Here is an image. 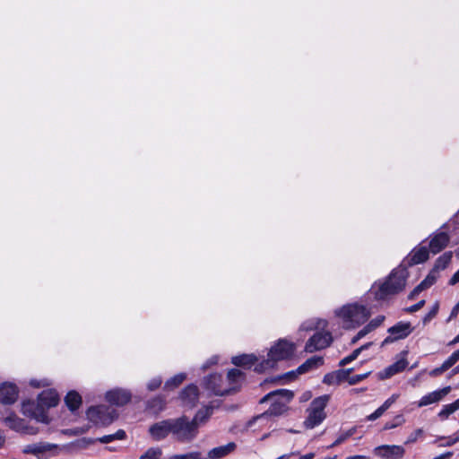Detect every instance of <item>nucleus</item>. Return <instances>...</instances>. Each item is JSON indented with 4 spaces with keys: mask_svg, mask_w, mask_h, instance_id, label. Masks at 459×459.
Masks as SVG:
<instances>
[{
    "mask_svg": "<svg viewBox=\"0 0 459 459\" xmlns=\"http://www.w3.org/2000/svg\"><path fill=\"white\" fill-rule=\"evenodd\" d=\"M58 402L59 397L55 390H45L38 396L37 403L30 401L23 403L22 411L37 421L48 424L49 418L47 411L51 407H56Z\"/></svg>",
    "mask_w": 459,
    "mask_h": 459,
    "instance_id": "f257e3e1",
    "label": "nucleus"
},
{
    "mask_svg": "<svg viewBox=\"0 0 459 459\" xmlns=\"http://www.w3.org/2000/svg\"><path fill=\"white\" fill-rule=\"evenodd\" d=\"M338 317L342 319V326L345 329H353L365 323L370 314L367 308L358 304L345 305L335 311Z\"/></svg>",
    "mask_w": 459,
    "mask_h": 459,
    "instance_id": "f03ea898",
    "label": "nucleus"
},
{
    "mask_svg": "<svg viewBox=\"0 0 459 459\" xmlns=\"http://www.w3.org/2000/svg\"><path fill=\"white\" fill-rule=\"evenodd\" d=\"M407 272L404 268L394 269L388 279L383 282L376 292L378 299H384L389 295L402 291L406 284Z\"/></svg>",
    "mask_w": 459,
    "mask_h": 459,
    "instance_id": "7ed1b4c3",
    "label": "nucleus"
},
{
    "mask_svg": "<svg viewBox=\"0 0 459 459\" xmlns=\"http://www.w3.org/2000/svg\"><path fill=\"white\" fill-rule=\"evenodd\" d=\"M294 345L287 341H279L268 352V359L257 364L255 368L256 372H263L274 367L278 360L288 359L294 352Z\"/></svg>",
    "mask_w": 459,
    "mask_h": 459,
    "instance_id": "20e7f679",
    "label": "nucleus"
},
{
    "mask_svg": "<svg viewBox=\"0 0 459 459\" xmlns=\"http://www.w3.org/2000/svg\"><path fill=\"white\" fill-rule=\"evenodd\" d=\"M294 394L287 389H278L264 396L260 403L271 401V406L264 414L279 416L283 414L288 409V403L292 400Z\"/></svg>",
    "mask_w": 459,
    "mask_h": 459,
    "instance_id": "39448f33",
    "label": "nucleus"
},
{
    "mask_svg": "<svg viewBox=\"0 0 459 459\" xmlns=\"http://www.w3.org/2000/svg\"><path fill=\"white\" fill-rule=\"evenodd\" d=\"M329 402V395H322L312 401L307 410V416L304 421L306 429H311L318 426L325 419V409Z\"/></svg>",
    "mask_w": 459,
    "mask_h": 459,
    "instance_id": "423d86ee",
    "label": "nucleus"
},
{
    "mask_svg": "<svg viewBox=\"0 0 459 459\" xmlns=\"http://www.w3.org/2000/svg\"><path fill=\"white\" fill-rule=\"evenodd\" d=\"M172 420V436L179 442H189L197 435V429L192 420L182 416Z\"/></svg>",
    "mask_w": 459,
    "mask_h": 459,
    "instance_id": "0eeeda50",
    "label": "nucleus"
},
{
    "mask_svg": "<svg viewBox=\"0 0 459 459\" xmlns=\"http://www.w3.org/2000/svg\"><path fill=\"white\" fill-rule=\"evenodd\" d=\"M117 416L116 410L106 405L91 407L87 411L88 419L99 425H108L113 422Z\"/></svg>",
    "mask_w": 459,
    "mask_h": 459,
    "instance_id": "6e6552de",
    "label": "nucleus"
},
{
    "mask_svg": "<svg viewBox=\"0 0 459 459\" xmlns=\"http://www.w3.org/2000/svg\"><path fill=\"white\" fill-rule=\"evenodd\" d=\"M333 338L329 332H317L307 340L305 351L312 353L325 349L331 344Z\"/></svg>",
    "mask_w": 459,
    "mask_h": 459,
    "instance_id": "1a4fd4ad",
    "label": "nucleus"
},
{
    "mask_svg": "<svg viewBox=\"0 0 459 459\" xmlns=\"http://www.w3.org/2000/svg\"><path fill=\"white\" fill-rule=\"evenodd\" d=\"M56 447V445L47 442L28 444L22 446V452L25 455H32L38 459H47L48 454Z\"/></svg>",
    "mask_w": 459,
    "mask_h": 459,
    "instance_id": "9d476101",
    "label": "nucleus"
},
{
    "mask_svg": "<svg viewBox=\"0 0 459 459\" xmlns=\"http://www.w3.org/2000/svg\"><path fill=\"white\" fill-rule=\"evenodd\" d=\"M411 332L412 327L409 322H399L388 329V333H390V335L384 340L383 345L394 342L400 339H404Z\"/></svg>",
    "mask_w": 459,
    "mask_h": 459,
    "instance_id": "9b49d317",
    "label": "nucleus"
},
{
    "mask_svg": "<svg viewBox=\"0 0 459 459\" xmlns=\"http://www.w3.org/2000/svg\"><path fill=\"white\" fill-rule=\"evenodd\" d=\"M149 434L155 441H160L169 434L172 435V420L169 419L152 424L149 428Z\"/></svg>",
    "mask_w": 459,
    "mask_h": 459,
    "instance_id": "f8f14e48",
    "label": "nucleus"
},
{
    "mask_svg": "<svg viewBox=\"0 0 459 459\" xmlns=\"http://www.w3.org/2000/svg\"><path fill=\"white\" fill-rule=\"evenodd\" d=\"M374 454L383 458H400L404 454V449L401 446L382 445L374 449Z\"/></svg>",
    "mask_w": 459,
    "mask_h": 459,
    "instance_id": "ddd939ff",
    "label": "nucleus"
},
{
    "mask_svg": "<svg viewBox=\"0 0 459 459\" xmlns=\"http://www.w3.org/2000/svg\"><path fill=\"white\" fill-rule=\"evenodd\" d=\"M450 390H451L450 386H446L442 389L429 393L420 398V400L418 402L417 405H418V407L420 408V407L428 406L432 403H438L446 395H447L449 394Z\"/></svg>",
    "mask_w": 459,
    "mask_h": 459,
    "instance_id": "4468645a",
    "label": "nucleus"
},
{
    "mask_svg": "<svg viewBox=\"0 0 459 459\" xmlns=\"http://www.w3.org/2000/svg\"><path fill=\"white\" fill-rule=\"evenodd\" d=\"M131 393L125 389L116 388L106 394L107 400L115 405H124L131 400Z\"/></svg>",
    "mask_w": 459,
    "mask_h": 459,
    "instance_id": "2eb2a0df",
    "label": "nucleus"
},
{
    "mask_svg": "<svg viewBox=\"0 0 459 459\" xmlns=\"http://www.w3.org/2000/svg\"><path fill=\"white\" fill-rule=\"evenodd\" d=\"M18 397V390L12 383H4L0 385V402L4 404L13 403Z\"/></svg>",
    "mask_w": 459,
    "mask_h": 459,
    "instance_id": "dca6fc26",
    "label": "nucleus"
},
{
    "mask_svg": "<svg viewBox=\"0 0 459 459\" xmlns=\"http://www.w3.org/2000/svg\"><path fill=\"white\" fill-rule=\"evenodd\" d=\"M223 382L221 376L211 375L206 380V387L211 390L215 395L223 396L230 394L231 388H223L221 383Z\"/></svg>",
    "mask_w": 459,
    "mask_h": 459,
    "instance_id": "f3484780",
    "label": "nucleus"
},
{
    "mask_svg": "<svg viewBox=\"0 0 459 459\" xmlns=\"http://www.w3.org/2000/svg\"><path fill=\"white\" fill-rule=\"evenodd\" d=\"M180 399L186 407L193 408L198 401V388L194 385H187L180 394Z\"/></svg>",
    "mask_w": 459,
    "mask_h": 459,
    "instance_id": "a211bd4d",
    "label": "nucleus"
},
{
    "mask_svg": "<svg viewBox=\"0 0 459 459\" xmlns=\"http://www.w3.org/2000/svg\"><path fill=\"white\" fill-rule=\"evenodd\" d=\"M449 236L446 232L437 233L429 242V249L433 254H437L443 250L449 242Z\"/></svg>",
    "mask_w": 459,
    "mask_h": 459,
    "instance_id": "6ab92c4d",
    "label": "nucleus"
},
{
    "mask_svg": "<svg viewBox=\"0 0 459 459\" xmlns=\"http://www.w3.org/2000/svg\"><path fill=\"white\" fill-rule=\"evenodd\" d=\"M236 447L237 446L234 442H230L227 445L214 447L208 452L206 459L223 458L226 455L231 454L236 449Z\"/></svg>",
    "mask_w": 459,
    "mask_h": 459,
    "instance_id": "aec40b11",
    "label": "nucleus"
},
{
    "mask_svg": "<svg viewBox=\"0 0 459 459\" xmlns=\"http://www.w3.org/2000/svg\"><path fill=\"white\" fill-rule=\"evenodd\" d=\"M407 364L408 362L405 359H401L395 363L385 368L383 371L379 372V377L381 379L389 378L392 376L403 371L406 368Z\"/></svg>",
    "mask_w": 459,
    "mask_h": 459,
    "instance_id": "412c9836",
    "label": "nucleus"
},
{
    "mask_svg": "<svg viewBox=\"0 0 459 459\" xmlns=\"http://www.w3.org/2000/svg\"><path fill=\"white\" fill-rule=\"evenodd\" d=\"M324 363V358L321 356H313L307 359L303 364H301L298 368V374H304L308 371L318 368Z\"/></svg>",
    "mask_w": 459,
    "mask_h": 459,
    "instance_id": "4be33fe9",
    "label": "nucleus"
},
{
    "mask_svg": "<svg viewBox=\"0 0 459 459\" xmlns=\"http://www.w3.org/2000/svg\"><path fill=\"white\" fill-rule=\"evenodd\" d=\"M257 358L253 354H243L232 358V363L238 367H250L254 365Z\"/></svg>",
    "mask_w": 459,
    "mask_h": 459,
    "instance_id": "5701e85b",
    "label": "nucleus"
},
{
    "mask_svg": "<svg viewBox=\"0 0 459 459\" xmlns=\"http://www.w3.org/2000/svg\"><path fill=\"white\" fill-rule=\"evenodd\" d=\"M213 408L212 407H205L197 411L192 422L195 423L196 429H198L199 426L204 423L212 414Z\"/></svg>",
    "mask_w": 459,
    "mask_h": 459,
    "instance_id": "b1692460",
    "label": "nucleus"
},
{
    "mask_svg": "<svg viewBox=\"0 0 459 459\" xmlns=\"http://www.w3.org/2000/svg\"><path fill=\"white\" fill-rule=\"evenodd\" d=\"M429 259V250L426 247L415 248L411 254V263L414 264L423 263Z\"/></svg>",
    "mask_w": 459,
    "mask_h": 459,
    "instance_id": "393cba45",
    "label": "nucleus"
},
{
    "mask_svg": "<svg viewBox=\"0 0 459 459\" xmlns=\"http://www.w3.org/2000/svg\"><path fill=\"white\" fill-rule=\"evenodd\" d=\"M65 401L71 411H75L82 403V397L75 391H71L66 394Z\"/></svg>",
    "mask_w": 459,
    "mask_h": 459,
    "instance_id": "a878e982",
    "label": "nucleus"
},
{
    "mask_svg": "<svg viewBox=\"0 0 459 459\" xmlns=\"http://www.w3.org/2000/svg\"><path fill=\"white\" fill-rule=\"evenodd\" d=\"M6 426L15 431H23L25 429L23 420L18 418L15 415H10L4 419Z\"/></svg>",
    "mask_w": 459,
    "mask_h": 459,
    "instance_id": "bb28decb",
    "label": "nucleus"
},
{
    "mask_svg": "<svg viewBox=\"0 0 459 459\" xmlns=\"http://www.w3.org/2000/svg\"><path fill=\"white\" fill-rule=\"evenodd\" d=\"M167 459H206V457L199 451H192L186 454H176Z\"/></svg>",
    "mask_w": 459,
    "mask_h": 459,
    "instance_id": "cd10ccee",
    "label": "nucleus"
},
{
    "mask_svg": "<svg viewBox=\"0 0 459 459\" xmlns=\"http://www.w3.org/2000/svg\"><path fill=\"white\" fill-rule=\"evenodd\" d=\"M326 323L325 321L320 320V319H312L304 322L301 326L300 330L302 331H311L316 328H320L321 326H325Z\"/></svg>",
    "mask_w": 459,
    "mask_h": 459,
    "instance_id": "c85d7f7f",
    "label": "nucleus"
},
{
    "mask_svg": "<svg viewBox=\"0 0 459 459\" xmlns=\"http://www.w3.org/2000/svg\"><path fill=\"white\" fill-rule=\"evenodd\" d=\"M161 456H162L161 448L150 447L139 457V459H160Z\"/></svg>",
    "mask_w": 459,
    "mask_h": 459,
    "instance_id": "c756f323",
    "label": "nucleus"
},
{
    "mask_svg": "<svg viewBox=\"0 0 459 459\" xmlns=\"http://www.w3.org/2000/svg\"><path fill=\"white\" fill-rule=\"evenodd\" d=\"M125 437H126V432L123 429H119L114 434L105 435V436L100 437L99 441L100 443L107 444V443L112 442L113 440H116V439H119V440L124 439Z\"/></svg>",
    "mask_w": 459,
    "mask_h": 459,
    "instance_id": "7c9ffc66",
    "label": "nucleus"
},
{
    "mask_svg": "<svg viewBox=\"0 0 459 459\" xmlns=\"http://www.w3.org/2000/svg\"><path fill=\"white\" fill-rule=\"evenodd\" d=\"M185 379H186V375L184 373L178 374L166 381L165 387L171 388V389L175 388V387L178 386Z\"/></svg>",
    "mask_w": 459,
    "mask_h": 459,
    "instance_id": "2f4dec72",
    "label": "nucleus"
},
{
    "mask_svg": "<svg viewBox=\"0 0 459 459\" xmlns=\"http://www.w3.org/2000/svg\"><path fill=\"white\" fill-rule=\"evenodd\" d=\"M451 258H452L451 252L445 253L444 255H442L441 256L438 257V259L437 260L436 266L437 268L445 269L446 267V265L450 263Z\"/></svg>",
    "mask_w": 459,
    "mask_h": 459,
    "instance_id": "473e14b6",
    "label": "nucleus"
},
{
    "mask_svg": "<svg viewBox=\"0 0 459 459\" xmlns=\"http://www.w3.org/2000/svg\"><path fill=\"white\" fill-rule=\"evenodd\" d=\"M405 421L404 418L402 415H397L394 417L392 422H386L384 426V429H391L401 426Z\"/></svg>",
    "mask_w": 459,
    "mask_h": 459,
    "instance_id": "72a5a7b5",
    "label": "nucleus"
},
{
    "mask_svg": "<svg viewBox=\"0 0 459 459\" xmlns=\"http://www.w3.org/2000/svg\"><path fill=\"white\" fill-rule=\"evenodd\" d=\"M455 408L453 403L446 404L443 407V409L439 411L438 416L441 419H446L448 416L455 411Z\"/></svg>",
    "mask_w": 459,
    "mask_h": 459,
    "instance_id": "f704fd0d",
    "label": "nucleus"
},
{
    "mask_svg": "<svg viewBox=\"0 0 459 459\" xmlns=\"http://www.w3.org/2000/svg\"><path fill=\"white\" fill-rule=\"evenodd\" d=\"M459 360V353L457 351H454L448 358L446 359L443 364L446 369L450 368L453 365H455Z\"/></svg>",
    "mask_w": 459,
    "mask_h": 459,
    "instance_id": "c9c22d12",
    "label": "nucleus"
},
{
    "mask_svg": "<svg viewBox=\"0 0 459 459\" xmlns=\"http://www.w3.org/2000/svg\"><path fill=\"white\" fill-rule=\"evenodd\" d=\"M242 376V372L238 368H232L228 372L227 379L229 382H236Z\"/></svg>",
    "mask_w": 459,
    "mask_h": 459,
    "instance_id": "e433bc0d",
    "label": "nucleus"
},
{
    "mask_svg": "<svg viewBox=\"0 0 459 459\" xmlns=\"http://www.w3.org/2000/svg\"><path fill=\"white\" fill-rule=\"evenodd\" d=\"M436 280L437 277L433 273H430L420 282V284L426 290L432 286L436 282Z\"/></svg>",
    "mask_w": 459,
    "mask_h": 459,
    "instance_id": "4c0bfd02",
    "label": "nucleus"
},
{
    "mask_svg": "<svg viewBox=\"0 0 459 459\" xmlns=\"http://www.w3.org/2000/svg\"><path fill=\"white\" fill-rule=\"evenodd\" d=\"M356 432V429L355 428H351L350 429H348L347 431L342 433L338 437H337V443H343L346 439H348L350 437H351L352 435H354Z\"/></svg>",
    "mask_w": 459,
    "mask_h": 459,
    "instance_id": "58836bf2",
    "label": "nucleus"
},
{
    "mask_svg": "<svg viewBox=\"0 0 459 459\" xmlns=\"http://www.w3.org/2000/svg\"><path fill=\"white\" fill-rule=\"evenodd\" d=\"M369 374H370V372H367L365 374L354 375L351 377H350L349 384L355 385V384L362 381L363 379H365Z\"/></svg>",
    "mask_w": 459,
    "mask_h": 459,
    "instance_id": "ea45409f",
    "label": "nucleus"
},
{
    "mask_svg": "<svg viewBox=\"0 0 459 459\" xmlns=\"http://www.w3.org/2000/svg\"><path fill=\"white\" fill-rule=\"evenodd\" d=\"M398 394H393L391 397H389L382 405L381 407L384 408V411H385L390 408V406L395 403V401L398 399Z\"/></svg>",
    "mask_w": 459,
    "mask_h": 459,
    "instance_id": "a19ab883",
    "label": "nucleus"
},
{
    "mask_svg": "<svg viewBox=\"0 0 459 459\" xmlns=\"http://www.w3.org/2000/svg\"><path fill=\"white\" fill-rule=\"evenodd\" d=\"M421 435H422V429H418L408 437L405 443L406 444L414 443L418 439V437H420Z\"/></svg>",
    "mask_w": 459,
    "mask_h": 459,
    "instance_id": "79ce46f5",
    "label": "nucleus"
},
{
    "mask_svg": "<svg viewBox=\"0 0 459 459\" xmlns=\"http://www.w3.org/2000/svg\"><path fill=\"white\" fill-rule=\"evenodd\" d=\"M160 385L161 379L160 377L153 378L148 383V389L153 391L160 387Z\"/></svg>",
    "mask_w": 459,
    "mask_h": 459,
    "instance_id": "37998d69",
    "label": "nucleus"
},
{
    "mask_svg": "<svg viewBox=\"0 0 459 459\" xmlns=\"http://www.w3.org/2000/svg\"><path fill=\"white\" fill-rule=\"evenodd\" d=\"M384 412H385L384 408H382L380 406L373 413H371L370 415L368 416V420H375L378 419L379 417H381L384 414Z\"/></svg>",
    "mask_w": 459,
    "mask_h": 459,
    "instance_id": "c03bdc74",
    "label": "nucleus"
},
{
    "mask_svg": "<svg viewBox=\"0 0 459 459\" xmlns=\"http://www.w3.org/2000/svg\"><path fill=\"white\" fill-rule=\"evenodd\" d=\"M425 304V300L422 299L420 301H419L418 303L407 307L405 310L409 313H413V312H416L418 310H420Z\"/></svg>",
    "mask_w": 459,
    "mask_h": 459,
    "instance_id": "a18cd8bd",
    "label": "nucleus"
},
{
    "mask_svg": "<svg viewBox=\"0 0 459 459\" xmlns=\"http://www.w3.org/2000/svg\"><path fill=\"white\" fill-rule=\"evenodd\" d=\"M384 320H385V316H379L374 318L373 320H371L368 324L370 325L372 329L375 330L377 327H378L383 323Z\"/></svg>",
    "mask_w": 459,
    "mask_h": 459,
    "instance_id": "49530a36",
    "label": "nucleus"
},
{
    "mask_svg": "<svg viewBox=\"0 0 459 459\" xmlns=\"http://www.w3.org/2000/svg\"><path fill=\"white\" fill-rule=\"evenodd\" d=\"M446 443L443 446H452L459 441V434H454L451 437H444Z\"/></svg>",
    "mask_w": 459,
    "mask_h": 459,
    "instance_id": "de8ad7c7",
    "label": "nucleus"
},
{
    "mask_svg": "<svg viewBox=\"0 0 459 459\" xmlns=\"http://www.w3.org/2000/svg\"><path fill=\"white\" fill-rule=\"evenodd\" d=\"M370 345V343H367V344H364L362 346H360L359 348L354 350L352 351V353L351 354V357L352 358V359H356L358 358V356L360 354V352L366 349H368V347Z\"/></svg>",
    "mask_w": 459,
    "mask_h": 459,
    "instance_id": "09e8293b",
    "label": "nucleus"
},
{
    "mask_svg": "<svg viewBox=\"0 0 459 459\" xmlns=\"http://www.w3.org/2000/svg\"><path fill=\"white\" fill-rule=\"evenodd\" d=\"M425 289L422 287V285L420 283L417 287L414 288V290L409 294L408 298L409 299H413L420 292L424 290Z\"/></svg>",
    "mask_w": 459,
    "mask_h": 459,
    "instance_id": "8fccbe9b",
    "label": "nucleus"
},
{
    "mask_svg": "<svg viewBox=\"0 0 459 459\" xmlns=\"http://www.w3.org/2000/svg\"><path fill=\"white\" fill-rule=\"evenodd\" d=\"M372 331H373L372 327L370 326L369 324H368L360 331L358 332L359 337L363 338Z\"/></svg>",
    "mask_w": 459,
    "mask_h": 459,
    "instance_id": "3c124183",
    "label": "nucleus"
},
{
    "mask_svg": "<svg viewBox=\"0 0 459 459\" xmlns=\"http://www.w3.org/2000/svg\"><path fill=\"white\" fill-rule=\"evenodd\" d=\"M446 369V368H445L444 364H442L439 368H436L434 369H432L430 372H429V375L431 377H437L440 374H442L443 372H445Z\"/></svg>",
    "mask_w": 459,
    "mask_h": 459,
    "instance_id": "603ef678",
    "label": "nucleus"
},
{
    "mask_svg": "<svg viewBox=\"0 0 459 459\" xmlns=\"http://www.w3.org/2000/svg\"><path fill=\"white\" fill-rule=\"evenodd\" d=\"M298 375H299V374H298V372H297V369H296V370H291V371H290V372H288V373L284 374V375L281 377V378H283V379H286V380L290 381V380L294 379Z\"/></svg>",
    "mask_w": 459,
    "mask_h": 459,
    "instance_id": "864d4df0",
    "label": "nucleus"
},
{
    "mask_svg": "<svg viewBox=\"0 0 459 459\" xmlns=\"http://www.w3.org/2000/svg\"><path fill=\"white\" fill-rule=\"evenodd\" d=\"M459 282V269L454 273V275L449 280L450 285H455Z\"/></svg>",
    "mask_w": 459,
    "mask_h": 459,
    "instance_id": "5fc2aeb1",
    "label": "nucleus"
},
{
    "mask_svg": "<svg viewBox=\"0 0 459 459\" xmlns=\"http://www.w3.org/2000/svg\"><path fill=\"white\" fill-rule=\"evenodd\" d=\"M458 312H459V302L453 307L450 316H449V319L455 317L457 316Z\"/></svg>",
    "mask_w": 459,
    "mask_h": 459,
    "instance_id": "6e6d98bb",
    "label": "nucleus"
},
{
    "mask_svg": "<svg viewBox=\"0 0 459 459\" xmlns=\"http://www.w3.org/2000/svg\"><path fill=\"white\" fill-rule=\"evenodd\" d=\"M353 361L352 358L351 357V355L343 358L341 361H340V366H345L347 365L348 363Z\"/></svg>",
    "mask_w": 459,
    "mask_h": 459,
    "instance_id": "4d7b16f0",
    "label": "nucleus"
},
{
    "mask_svg": "<svg viewBox=\"0 0 459 459\" xmlns=\"http://www.w3.org/2000/svg\"><path fill=\"white\" fill-rule=\"evenodd\" d=\"M437 306H436L429 313V315L425 317V321L434 317L436 315H437Z\"/></svg>",
    "mask_w": 459,
    "mask_h": 459,
    "instance_id": "13d9d810",
    "label": "nucleus"
},
{
    "mask_svg": "<svg viewBox=\"0 0 459 459\" xmlns=\"http://www.w3.org/2000/svg\"><path fill=\"white\" fill-rule=\"evenodd\" d=\"M324 382L326 384H333V376H332V375L325 376Z\"/></svg>",
    "mask_w": 459,
    "mask_h": 459,
    "instance_id": "bf43d9fd",
    "label": "nucleus"
},
{
    "mask_svg": "<svg viewBox=\"0 0 459 459\" xmlns=\"http://www.w3.org/2000/svg\"><path fill=\"white\" fill-rule=\"evenodd\" d=\"M315 456L314 453H309L299 457V459H313Z\"/></svg>",
    "mask_w": 459,
    "mask_h": 459,
    "instance_id": "052dcab7",
    "label": "nucleus"
},
{
    "mask_svg": "<svg viewBox=\"0 0 459 459\" xmlns=\"http://www.w3.org/2000/svg\"><path fill=\"white\" fill-rule=\"evenodd\" d=\"M451 455H452V453H450V452H449V453H446V454H445V455H440V456H438V457H437V458H435V459H446V458L450 457Z\"/></svg>",
    "mask_w": 459,
    "mask_h": 459,
    "instance_id": "680f3d73",
    "label": "nucleus"
},
{
    "mask_svg": "<svg viewBox=\"0 0 459 459\" xmlns=\"http://www.w3.org/2000/svg\"><path fill=\"white\" fill-rule=\"evenodd\" d=\"M459 342V334L455 336L450 342L449 345H454L455 343Z\"/></svg>",
    "mask_w": 459,
    "mask_h": 459,
    "instance_id": "e2e57ef3",
    "label": "nucleus"
},
{
    "mask_svg": "<svg viewBox=\"0 0 459 459\" xmlns=\"http://www.w3.org/2000/svg\"><path fill=\"white\" fill-rule=\"evenodd\" d=\"M361 337H359V334L357 333L351 340V343L354 344L356 343L359 340H360Z\"/></svg>",
    "mask_w": 459,
    "mask_h": 459,
    "instance_id": "0e129e2a",
    "label": "nucleus"
},
{
    "mask_svg": "<svg viewBox=\"0 0 459 459\" xmlns=\"http://www.w3.org/2000/svg\"><path fill=\"white\" fill-rule=\"evenodd\" d=\"M455 410H459V398L455 400L454 403H452Z\"/></svg>",
    "mask_w": 459,
    "mask_h": 459,
    "instance_id": "69168bd1",
    "label": "nucleus"
},
{
    "mask_svg": "<svg viewBox=\"0 0 459 459\" xmlns=\"http://www.w3.org/2000/svg\"><path fill=\"white\" fill-rule=\"evenodd\" d=\"M340 444H341V443H337V439H336V440H335L332 445H330V446H328V448H333V447H334V446H339Z\"/></svg>",
    "mask_w": 459,
    "mask_h": 459,
    "instance_id": "338daca9",
    "label": "nucleus"
},
{
    "mask_svg": "<svg viewBox=\"0 0 459 459\" xmlns=\"http://www.w3.org/2000/svg\"><path fill=\"white\" fill-rule=\"evenodd\" d=\"M217 362V357H213L211 359V363L215 364Z\"/></svg>",
    "mask_w": 459,
    "mask_h": 459,
    "instance_id": "774afa93",
    "label": "nucleus"
}]
</instances>
